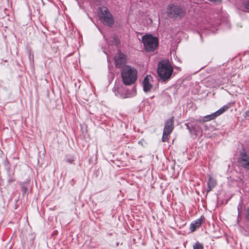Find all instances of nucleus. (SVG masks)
<instances>
[{
	"instance_id": "obj_1",
	"label": "nucleus",
	"mask_w": 249,
	"mask_h": 249,
	"mask_svg": "<svg viewBox=\"0 0 249 249\" xmlns=\"http://www.w3.org/2000/svg\"><path fill=\"white\" fill-rule=\"evenodd\" d=\"M158 74L163 81L169 79L173 72V68L168 60H162L158 63Z\"/></svg>"
},
{
	"instance_id": "obj_2",
	"label": "nucleus",
	"mask_w": 249,
	"mask_h": 249,
	"mask_svg": "<svg viewBox=\"0 0 249 249\" xmlns=\"http://www.w3.org/2000/svg\"><path fill=\"white\" fill-rule=\"evenodd\" d=\"M122 76L123 83L125 85H130L136 80L137 72L133 68L126 66L122 71Z\"/></svg>"
},
{
	"instance_id": "obj_3",
	"label": "nucleus",
	"mask_w": 249,
	"mask_h": 249,
	"mask_svg": "<svg viewBox=\"0 0 249 249\" xmlns=\"http://www.w3.org/2000/svg\"><path fill=\"white\" fill-rule=\"evenodd\" d=\"M142 42L143 44L144 49L147 52H151L155 51L159 44L158 38L151 35L143 36L142 37Z\"/></svg>"
},
{
	"instance_id": "obj_4",
	"label": "nucleus",
	"mask_w": 249,
	"mask_h": 249,
	"mask_svg": "<svg viewBox=\"0 0 249 249\" xmlns=\"http://www.w3.org/2000/svg\"><path fill=\"white\" fill-rule=\"evenodd\" d=\"M174 117H171L166 121L163 129L162 137V141L163 142H167L168 140L169 136L170 135L174 128Z\"/></svg>"
},
{
	"instance_id": "obj_5",
	"label": "nucleus",
	"mask_w": 249,
	"mask_h": 249,
	"mask_svg": "<svg viewBox=\"0 0 249 249\" xmlns=\"http://www.w3.org/2000/svg\"><path fill=\"white\" fill-rule=\"evenodd\" d=\"M167 13L169 17L171 18H181L184 15V12L183 9L177 5L169 6Z\"/></svg>"
},
{
	"instance_id": "obj_6",
	"label": "nucleus",
	"mask_w": 249,
	"mask_h": 249,
	"mask_svg": "<svg viewBox=\"0 0 249 249\" xmlns=\"http://www.w3.org/2000/svg\"><path fill=\"white\" fill-rule=\"evenodd\" d=\"M99 18L102 22L109 26H111L114 23L112 16L107 9L101 10L99 13Z\"/></svg>"
},
{
	"instance_id": "obj_7",
	"label": "nucleus",
	"mask_w": 249,
	"mask_h": 249,
	"mask_svg": "<svg viewBox=\"0 0 249 249\" xmlns=\"http://www.w3.org/2000/svg\"><path fill=\"white\" fill-rule=\"evenodd\" d=\"M228 106H224L220 109H219L217 111L212 113V114L205 116L203 118V121L207 122L214 119L217 117L223 114L225 111H226L228 109Z\"/></svg>"
},
{
	"instance_id": "obj_8",
	"label": "nucleus",
	"mask_w": 249,
	"mask_h": 249,
	"mask_svg": "<svg viewBox=\"0 0 249 249\" xmlns=\"http://www.w3.org/2000/svg\"><path fill=\"white\" fill-rule=\"evenodd\" d=\"M114 60L116 66L120 68L125 63V56L123 53L119 52L115 55Z\"/></svg>"
},
{
	"instance_id": "obj_9",
	"label": "nucleus",
	"mask_w": 249,
	"mask_h": 249,
	"mask_svg": "<svg viewBox=\"0 0 249 249\" xmlns=\"http://www.w3.org/2000/svg\"><path fill=\"white\" fill-rule=\"evenodd\" d=\"M152 80V77L151 75H147L144 79L142 84L144 91L147 92L152 88V85L151 82Z\"/></svg>"
},
{
	"instance_id": "obj_10",
	"label": "nucleus",
	"mask_w": 249,
	"mask_h": 249,
	"mask_svg": "<svg viewBox=\"0 0 249 249\" xmlns=\"http://www.w3.org/2000/svg\"><path fill=\"white\" fill-rule=\"evenodd\" d=\"M239 163L241 166L249 170V157L245 153L241 154Z\"/></svg>"
},
{
	"instance_id": "obj_11",
	"label": "nucleus",
	"mask_w": 249,
	"mask_h": 249,
	"mask_svg": "<svg viewBox=\"0 0 249 249\" xmlns=\"http://www.w3.org/2000/svg\"><path fill=\"white\" fill-rule=\"evenodd\" d=\"M202 224V221L200 219H198L194 221L193 223H191L190 225V230L193 232L194 231L196 228H198L200 227V226Z\"/></svg>"
},
{
	"instance_id": "obj_12",
	"label": "nucleus",
	"mask_w": 249,
	"mask_h": 249,
	"mask_svg": "<svg viewBox=\"0 0 249 249\" xmlns=\"http://www.w3.org/2000/svg\"><path fill=\"white\" fill-rule=\"evenodd\" d=\"M216 180L212 177H209V181L208 182V191H211L216 185Z\"/></svg>"
},
{
	"instance_id": "obj_13",
	"label": "nucleus",
	"mask_w": 249,
	"mask_h": 249,
	"mask_svg": "<svg viewBox=\"0 0 249 249\" xmlns=\"http://www.w3.org/2000/svg\"><path fill=\"white\" fill-rule=\"evenodd\" d=\"M193 249H203V246L199 242H196L193 245Z\"/></svg>"
},
{
	"instance_id": "obj_14",
	"label": "nucleus",
	"mask_w": 249,
	"mask_h": 249,
	"mask_svg": "<svg viewBox=\"0 0 249 249\" xmlns=\"http://www.w3.org/2000/svg\"><path fill=\"white\" fill-rule=\"evenodd\" d=\"M246 7L247 9L249 10V1H248L246 3Z\"/></svg>"
},
{
	"instance_id": "obj_15",
	"label": "nucleus",
	"mask_w": 249,
	"mask_h": 249,
	"mask_svg": "<svg viewBox=\"0 0 249 249\" xmlns=\"http://www.w3.org/2000/svg\"><path fill=\"white\" fill-rule=\"evenodd\" d=\"M247 217L249 220V209L247 211Z\"/></svg>"
},
{
	"instance_id": "obj_16",
	"label": "nucleus",
	"mask_w": 249,
	"mask_h": 249,
	"mask_svg": "<svg viewBox=\"0 0 249 249\" xmlns=\"http://www.w3.org/2000/svg\"><path fill=\"white\" fill-rule=\"evenodd\" d=\"M15 180V179H13V178L9 179L8 180V182H9V183H11V182H12L14 181Z\"/></svg>"
},
{
	"instance_id": "obj_17",
	"label": "nucleus",
	"mask_w": 249,
	"mask_h": 249,
	"mask_svg": "<svg viewBox=\"0 0 249 249\" xmlns=\"http://www.w3.org/2000/svg\"><path fill=\"white\" fill-rule=\"evenodd\" d=\"M24 191L25 192V191H26V189H24Z\"/></svg>"
}]
</instances>
